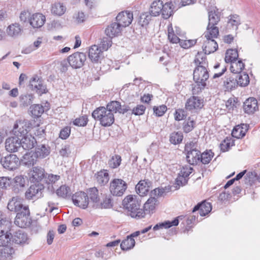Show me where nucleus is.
I'll return each instance as SVG.
<instances>
[{
  "instance_id": "obj_49",
  "label": "nucleus",
  "mask_w": 260,
  "mask_h": 260,
  "mask_svg": "<svg viewBox=\"0 0 260 260\" xmlns=\"http://www.w3.org/2000/svg\"><path fill=\"white\" fill-rule=\"evenodd\" d=\"M219 34L218 28L215 25L210 26V27L208 28L207 27V31L204 33V36L206 38L213 39L214 38H217Z\"/></svg>"
},
{
  "instance_id": "obj_6",
  "label": "nucleus",
  "mask_w": 260,
  "mask_h": 260,
  "mask_svg": "<svg viewBox=\"0 0 260 260\" xmlns=\"http://www.w3.org/2000/svg\"><path fill=\"white\" fill-rule=\"evenodd\" d=\"M126 188V183L121 179H114L110 182L109 189L113 196H122Z\"/></svg>"
},
{
  "instance_id": "obj_7",
  "label": "nucleus",
  "mask_w": 260,
  "mask_h": 260,
  "mask_svg": "<svg viewBox=\"0 0 260 260\" xmlns=\"http://www.w3.org/2000/svg\"><path fill=\"white\" fill-rule=\"evenodd\" d=\"M86 59L85 53L77 52L68 57V62L72 68L77 69L83 66Z\"/></svg>"
},
{
  "instance_id": "obj_32",
  "label": "nucleus",
  "mask_w": 260,
  "mask_h": 260,
  "mask_svg": "<svg viewBox=\"0 0 260 260\" xmlns=\"http://www.w3.org/2000/svg\"><path fill=\"white\" fill-rule=\"evenodd\" d=\"M149 184L150 182L141 180L136 186L137 193L141 197L146 195L149 191Z\"/></svg>"
},
{
  "instance_id": "obj_41",
  "label": "nucleus",
  "mask_w": 260,
  "mask_h": 260,
  "mask_svg": "<svg viewBox=\"0 0 260 260\" xmlns=\"http://www.w3.org/2000/svg\"><path fill=\"white\" fill-rule=\"evenodd\" d=\"M135 245V240L134 238L128 236L127 237L126 239L122 241L120 244V247L123 250H128L133 248Z\"/></svg>"
},
{
  "instance_id": "obj_36",
  "label": "nucleus",
  "mask_w": 260,
  "mask_h": 260,
  "mask_svg": "<svg viewBox=\"0 0 260 260\" xmlns=\"http://www.w3.org/2000/svg\"><path fill=\"white\" fill-rule=\"evenodd\" d=\"M93 207L99 209H109L113 207L112 199L110 196H106L101 203L93 205Z\"/></svg>"
},
{
  "instance_id": "obj_8",
  "label": "nucleus",
  "mask_w": 260,
  "mask_h": 260,
  "mask_svg": "<svg viewBox=\"0 0 260 260\" xmlns=\"http://www.w3.org/2000/svg\"><path fill=\"white\" fill-rule=\"evenodd\" d=\"M72 199L75 205L82 209H86L89 203L88 196L84 192L80 191L75 193Z\"/></svg>"
},
{
  "instance_id": "obj_18",
  "label": "nucleus",
  "mask_w": 260,
  "mask_h": 260,
  "mask_svg": "<svg viewBox=\"0 0 260 260\" xmlns=\"http://www.w3.org/2000/svg\"><path fill=\"white\" fill-rule=\"evenodd\" d=\"M26 177L22 175L16 176L11 181L13 191L16 193L22 191L25 187Z\"/></svg>"
},
{
  "instance_id": "obj_50",
  "label": "nucleus",
  "mask_w": 260,
  "mask_h": 260,
  "mask_svg": "<svg viewBox=\"0 0 260 260\" xmlns=\"http://www.w3.org/2000/svg\"><path fill=\"white\" fill-rule=\"evenodd\" d=\"M168 39L172 43H180L181 39H179L178 36L175 34L172 24L168 26Z\"/></svg>"
},
{
  "instance_id": "obj_46",
  "label": "nucleus",
  "mask_w": 260,
  "mask_h": 260,
  "mask_svg": "<svg viewBox=\"0 0 260 260\" xmlns=\"http://www.w3.org/2000/svg\"><path fill=\"white\" fill-rule=\"evenodd\" d=\"M173 6L172 2L166 3L163 5L161 11L162 16L164 19L169 18L173 13L172 7Z\"/></svg>"
},
{
  "instance_id": "obj_1",
  "label": "nucleus",
  "mask_w": 260,
  "mask_h": 260,
  "mask_svg": "<svg viewBox=\"0 0 260 260\" xmlns=\"http://www.w3.org/2000/svg\"><path fill=\"white\" fill-rule=\"evenodd\" d=\"M122 205L130 212L129 215L132 217L139 219L145 216L146 213L143 209L140 208L138 201L134 199L133 196L126 197L122 201Z\"/></svg>"
},
{
  "instance_id": "obj_28",
  "label": "nucleus",
  "mask_w": 260,
  "mask_h": 260,
  "mask_svg": "<svg viewBox=\"0 0 260 260\" xmlns=\"http://www.w3.org/2000/svg\"><path fill=\"white\" fill-rule=\"evenodd\" d=\"M204 41L203 48L205 54H209L214 52L218 48V44L216 42L212 39L206 38Z\"/></svg>"
},
{
  "instance_id": "obj_16",
  "label": "nucleus",
  "mask_w": 260,
  "mask_h": 260,
  "mask_svg": "<svg viewBox=\"0 0 260 260\" xmlns=\"http://www.w3.org/2000/svg\"><path fill=\"white\" fill-rule=\"evenodd\" d=\"M25 206L22 204V199L19 196L12 197L9 201L7 208L9 210L16 213L22 211Z\"/></svg>"
},
{
  "instance_id": "obj_47",
  "label": "nucleus",
  "mask_w": 260,
  "mask_h": 260,
  "mask_svg": "<svg viewBox=\"0 0 260 260\" xmlns=\"http://www.w3.org/2000/svg\"><path fill=\"white\" fill-rule=\"evenodd\" d=\"M205 53L198 52L194 59V62L197 66L208 67V61Z\"/></svg>"
},
{
  "instance_id": "obj_64",
  "label": "nucleus",
  "mask_w": 260,
  "mask_h": 260,
  "mask_svg": "<svg viewBox=\"0 0 260 260\" xmlns=\"http://www.w3.org/2000/svg\"><path fill=\"white\" fill-rule=\"evenodd\" d=\"M1 234L0 235V247L9 245L12 240L11 238L10 237L11 235L10 234Z\"/></svg>"
},
{
  "instance_id": "obj_58",
  "label": "nucleus",
  "mask_w": 260,
  "mask_h": 260,
  "mask_svg": "<svg viewBox=\"0 0 260 260\" xmlns=\"http://www.w3.org/2000/svg\"><path fill=\"white\" fill-rule=\"evenodd\" d=\"M1 249V253L2 256L5 258H10L12 254L14 253V249L13 248L10 247L9 245L6 246H3Z\"/></svg>"
},
{
  "instance_id": "obj_26",
  "label": "nucleus",
  "mask_w": 260,
  "mask_h": 260,
  "mask_svg": "<svg viewBox=\"0 0 260 260\" xmlns=\"http://www.w3.org/2000/svg\"><path fill=\"white\" fill-rule=\"evenodd\" d=\"M236 74L229 75L225 77L223 81V86L228 90H232L236 88L239 85L236 80Z\"/></svg>"
},
{
  "instance_id": "obj_9",
  "label": "nucleus",
  "mask_w": 260,
  "mask_h": 260,
  "mask_svg": "<svg viewBox=\"0 0 260 260\" xmlns=\"http://www.w3.org/2000/svg\"><path fill=\"white\" fill-rule=\"evenodd\" d=\"M193 168L189 166L182 167L177 178L176 179V184L180 186L185 185L188 181L187 177L192 173Z\"/></svg>"
},
{
  "instance_id": "obj_55",
  "label": "nucleus",
  "mask_w": 260,
  "mask_h": 260,
  "mask_svg": "<svg viewBox=\"0 0 260 260\" xmlns=\"http://www.w3.org/2000/svg\"><path fill=\"white\" fill-rule=\"evenodd\" d=\"M56 193L58 196L64 198L70 196L71 189L68 186L62 185L56 190Z\"/></svg>"
},
{
  "instance_id": "obj_14",
  "label": "nucleus",
  "mask_w": 260,
  "mask_h": 260,
  "mask_svg": "<svg viewBox=\"0 0 260 260\" xmlns=\"http://www.w3.org/2000/svg\"><path fill=\"white\" fill-rule=\"evenodd\" d=\"M20 138L16 136L8 138L5 141V148L7 151L16 152L21 147Z\"/></svg>"
},
{
  "instance_id": "obj_19",
  "label": "nucleus",
  "mask_w": 260,
  "mask_h": 260,
  "mask_svg": "<svg viewBox=\"0 0 260 260\" xmlns=\"http://www.w3.org/2000/svg\"><path fill=\"white\" fill-rule=\"evenodd\" d=\"M243 109L248 114H252L258 110L257 101L254 98H250L244 103Z\"/></svg>"
},
{
  "instance_id": "obj_4",
  "label": "nucleus",
  "mask_w": 260,
  "mask_h": 260,
  "mask_svg": "<svg viewBox=\"0 0 260 260\" xmlns=\"http://www.w3.org/2000/svg\"><path fill=\"white\" fill-rule=\"evenodd\" d=\"M14 223L21 228H25L31 223V218L28 206H25L23 209L17 213Z\"/></svg>"
},
{
  "instance_id": "obj_62",
  "label": "nucleus",
  "mask_w": 260,
  "mask_h": 260,
  "mask_svg": "<svg viewBox=\"0 0 260 260\" xmlns=\"http://www.w3.org/2000/svg\"><path fill=\"white\" fill-rule=\"evenodd\" d=\"M60 179V176L57 175L49 174L46 175L45 181L48 184H53Z\"/></svg>"
},
{
  "instance_id": "obj_25",
  "label": "nucleus",
  "mask_w": 260,
  "mask_h": 260,
  "mask_svg": "<svg viewBox=\"0 0 260 260\" xmlns=\"http://www.w3.org/2000/svg\"><path fill=\"white\" fill-rule=\"evenodd\" d=\"M45 20L44 15L40 13H36L30 17L29 23L34 28H39L44 25Z\"/></svg>"
},
{
  "instance_id": "obj_17",
  "label": "nucleus",
  "mask_w": 260,
  "mask_h": 260,
  "mask_svg": "<svg viewBox=\"0 0 260 260\" xmlns=\"http://www.w3.org/2000/svg\"><path fill=\"white\" fill-rule=\"evenodd\" d=\"M203 100L200 97L192 96L189 98L185 104L186 110L191 111L192 110L200 109L203 107Z\"/></svg>"
},
{
  "instance_id": "obj_35",
  "label": "nucleus",
  "mask_w": 260,
  "mask_h": 260,
  "mask_svg": "<svg viewBox=\"0 0 260 260\" xmlns=\"http://www.w3.org/2000/svg\"><path fill=\"white\" fill-rule=\"evenodd\" d=\"M230 71L233 74H237L242 72V71L244 69L245 64L242 61L237 60L233 61L231 62Z\"/></svg>"
},
{
  "instance_id": "obj_63",
  "label": "nucleus",
  "mask_w": 260,
  "mask_h": 260,
  "mask_svg": "<svg viewBox=\"0 0 260 260\" xmlns=\"http://www.w3.org/2000/svg\"><path fill=\"white\" fill-rule=\"evenodd\" d=\"M181 218V216H178L176 218H175L172 221H165L164 222L161 223V225H162V228L168 229L170 228L172 226H177L179 224V218Z\"/></svg>"
},
{
  "instance_id": "obj_53",
  "label": "nucleus",
  "mask_w": 260,
  "mask_h": 260,
  "mask_svg": "<svg viewBox=\"0 0 260 260\" xmlns=\"http://www.w3.org/2000/svg\"><path fill=\"white\" fill-rule=\"evenodd\" d=\"M34 96L32 94H22L20 96V105L23 107H27L33 101Z\"/></svg>"
},
{
  "instance_id": "obj_44",
  "label": "nucleus",
  "mask_w": 260,
  "mask_h": 260,
  "mask_svg": "<svg viewBox=\"0 0 260 260\" xmlns=\"http://www.w3.org/2000/svg\"><path fill=\"white\" fill-rule=\"evenodd\" d=\"M157 201V199L155 197H150L144 205V211L146 213H150L155 209V206L156 202Z\"/></svg>"
},
{
  "instance_id": "obj_61",
  "label": "nucleus",
  "mask_w": 260,
  "mask_h": 260,
  "mask_svg": "<svg viewBox=\"0 0 260 260\" xmlns=\"http://www.w3.org/2000/svg\"><path fill=\"white\" fill-rule=\"evenodd\" d=\"M153 113L157 117H161L167 111V107L165 105H161L159 106H154L153 108Z\"/></svg>"
},
{
  "instance_id": "obj_57",
  "label": "nucleus",
  "mask_w": 260,
  "mask_h": 260,
  "mask_svg": "<svg viewBox=\"0 0 260 260\" xmlns=\"http://www.w3.org/2000/svg\"><path fill=\"white\" fill-rule=\"evenodd\" d=\"M195 125L196 122L190 117H189L187 121L184 122L183 129L185 133H188L193 129Z\"/></svg>"
},
{
  "instance_id": "obj_30",
  "label": "nucleus",
  "mask_w": 260,
  "mask_h": 260,
  "mask_svg": "<svg viewBox=\"0 0 260 260\" xmlns=\"http://www.w3.org/2000/svg\"><path fill=\"white\" fill-rule=\"evenodd\" d=\"M247 131V126L246 124L238 125L234 128L232 132V135L237 139L242 138L245 136Z\"/></svg>"
},
{
  "instance_id": "obj_60",
  "label": "nucleus",
  "mask_w": 260,
  "mask_h": 260,
  "mask_svg": "<svg viewBox=\"0 0 260 260\" xmlns=\"http://www.w3.org/2000/svg\"><path fill=\"white\" fill-rule=\"evenodd\" d=\"M196 84L192 87V91L193 94H199L205 88L206 83L202 81L195 82Z\"/></svg>"
},
{
  "instance_id": "obj_15",
  "label": "nucleus",
  "mask_w": 260,
  "mask_h": 260,
  "mask_svg": "<svg viewBox=\"0 0 260 260\" xmlns=\"http://www.w3.org/2000/svg\"><path fill=\"white\" fill-rule=\"evenodd\" d=\"M207 67L197 66L193 71V80L195 82L206 81L209 78V73L207 69Z\"/></svg>"
},
{
  "instance_id": "obj_42",
  "label": "nucleus",
  "mask_w": 260,
  "mask_h": 260,
  "mask_svg": "<svg viewBox=\"0 0 260 260\" xmlns=\"http://www.w3.org/2000/svg\"><path fill=\"white\" fill-rule=\"evenodd\" d=\"M11 222L6 219H2L0 220V234H10L11 228Z\"/></svg>"
},
{
  "instance_id": "obj_40",
  "label": "nucleus",
  "mask_w": 260,
  "mask_h": 260,
  "mask_svg": "<svg viewBox=\"0 0 260 260\" xmlns=\"http://www.w3.org/2000/svg\"><path fill=\"white\" fill-rule=\"evenodd\" d=\"M239 54L237 49H228L225 53L224 60L226 63H231L233 61L238 60Z\"/></svg>"
},
{
  "instance_id": "obj_56",
  "label": "nucleus",
  "mask_w": 260,
  "mask_h": 260,
  "mask_svg": "<svg viewBox=\"0 0 260 260\" xmlns=\"http://www.w3.org/2000/svg\"><path fill=\"white\" fill-rule=\"evenodd\" d=\"M152 16L150 13L144 12L141 14L139 18V23L142 26H145L148 24Z\"/></svg>"
},
{
  "instance_id": "obj_54",
  "label": "nucleus",
  "mask_w": 260,
  "mask_h": 260,
  "mask_svg": "<svg viewBox=\"0 0 260 260\" xmlns=\"http://www.w3.org/2000/svg\"><path fill=\"white\" fill-rule=\"evenodd\" d=\"M121 162V156L115 154L111 157L108 161L109 166L112 169L117 168L120 166Z\"/></svg>"
},
{
  "instance_id": "obj_34",
  "label": "nucleus",
  "mask_w": 260,
  "mask_h": 260,
  "mask_svg": "<svg viewBox=\"0 0 260 260\" xmlns=\"http://www.w3.org/2000/svg\"><path fill=\"white\" fill-rule=\"evenodd\" d=\"M163 5L162 2L160 0L153 2L152 3L149 10V12L151 15L152 16H157L159 15V14L161 13Z\"/></svg>"
},
{
  "instance_id": "obj_21",
  "label": "nucleus",
  "mask_w": 260,
  "mask_h": 260,
  "mask_svg": "<svg viewBox=\"0 0 260 260\" xmlns=\"http://www.w3.org/2000/svg\"><path fill=\"white\" fill-rule=\"evenodd\" d=\"M121 27L117 22H113L107 27L105 32L108 37L112 39L120 34Z\"/></svg>"
},
{
  "instance_id": "obj_5",
  "label": "nucleus",
  "mask_w": 260,
  "mask_h": 260,
  "mask_svg": "<svg viewBox=\"0 0 260 260\" xmlns=\"http://www.w3.org/2000/svg\"><path fill=\"white\" fill-rule=\"evenodd\" d=\"M0 164L5 169L9 171H14L19 166L20 160L16 155L11 154L5 157H2Z\"/></svg>"
},
{
  "instance_id": "obj_39",
  "label": "nucleus",
  "mask_w": 260,
  "mask_h": 260,
  "mask_svg": "<svg viewBox=\"0 0 260 260\" xmlns=\"http://www.w3.org/2000/svg\"><path fill=\"white\" fill-rule=\"evenodd\" d=\"M21 29L18 23H14L10 25L7 29L8 35L12 37H15L20 35Z\"/></svg>"
},
{
  "instance_id": "obj_27",
  "label": "nucleus",
  "mask_w": 260,
  "mask_h": 260,
  "mask_svg": "<svg viewBox=\"0 0 260 260\" xmlns=\"http://www.w3.org/2000/svg\"><path fill=\"white\" fill-rule=\"evenodd\" d=\"M241 24L240 16L237 14L231 15L228 17V21L226 26L227 30L236 31L238 29L239 25Z\"/></svg>"
},
{
  "instance_id": "obj_13",
  "label": "nucleus",
  "mask_w": 260,
  "mask_h": 260,
  "mask_svg": "<svg viewBox=\"0 0 260 260\" xmlns=\"http://www.w3.org/2000/svg\"><path fill=\"white\" fill-rule=\"evenodd\" d=\"M116 19L122 27H125L132 23L133 19V13L129 11L121 12L117 16Z\"/></svg>"
},
{
  "instance_id": "obj_11",
  "label": "nucleus",
  "mask_w": 260,
  "mask_h": 260,
  "mask_svg": "<svg viewBox=\"0 0 260 260\" xmlns=\"http://www.w3.org/2000/svg\"><path fill=\"white\" fill-rule=\"evenodd\" d=\"M44 186L41 184L31 185L25 193V198L28 200L33 199L34 198H40L42 196Z\"/></svg>"
},
{
  "instance_id": "obj_52",
  "label": "nucleus",
  "mask_w": 260,
  "mask_h": 260,
  "mask_svg": "<svg viewBox=\"0 0 260 260\" xmlns=\"http://www.w3.org/2000/svg\"><path fill=\"white\" fill-rule=\"evenodd\" d=\"M213 156L214 153L211 150H207L202 154L201 153L200 160L203 164H208L210 162Z\"/></svg>"
},
{
  "instance_id": "obj_33",
  "label": "nucleus",
  "mask_w": 260,
  "mask_h": 260,
  "mask_svg": "<svg viewBox=\"0 0 260 260\" xmlns=\"http://www.w3.org/2000/svg\"><path fill=\"white\" fill-rule=\"evenodd\" d=\"M220 20V13L219 12L215 10L208 12V28L210 27V26H214L217 24Z\"/></svg>"
},
{
  "instance_id": "obj_38",
  "label": "nucleus",
  "mask_w": 260,
  "mask_h": 260,
  "mask_svg": "<svg viewBox=\"0 0 260 260\" xmlns=\"http://www.w3.org/2000/svg\"><path fill=\"white\" fill-rule=\"evenodd\" d=\"M96 180L101 185H104L107 184L109 180L108 173L106 171H100L95 175Z\"/></svg>"
},
{
  "instance_id": "obj_29",
  "label": "nucleus",
  "mask_w": 260,
  "mask_h": 260,
  "mask_svg": "<svg viewBox=\"0 0 260 260\" xmlns=\"http://www.w3.org/2000/svg\"><path fill=\"white\" fill-rule=\"evenodd\" d=\"M185 152L186 160L190 165H197L200 161L201 152L199 150L187 151Z\"/></svg>"
},
{
  "instance_id": "obj_48",
  "label": "nucleus",
  "mask_w": 260,
  "mask_h": 260,
  "mask_svg": "<svg viewBox=\"0 0 260 260\" xmlns=\"http://www.w3.org/2000/svg\"><path fill=\"white\" fill-rule=\"evenodd\" d=\"M183 136L181 132H174L170 134V142L174 145L179 144L181 143Z\"/></svg>"
},
{
  "instance_id": "obj_24",
  "label": "nucleus",
  "mask_w": 260,
  "mask_h": 260,
  "mask_svg": "<svg viewBox=\"0 0 260 260\" xmlns=\"http://www.w3.org/2000/svg\"><path fill=\"white\" fill-rule=\"evenodd\" d=\"M21 146L25 150L33 148L37 143L36 140L31 135H26L20 138Z\"/></svg>"
},
{
  "instance_id": "obj_22",
  "label": "nucleus",
  "mask_w": 260,
  "mask_h": 260,
  "mask_svg": "<svg viewBox=\"0 0 260 260\" xmlns=\"http://www.w3.org/2000/svg\"><path fill=\"white\" fill-rule=\"evenodd\" d=\"M12 241L17 244L28 243V238L26 233L22 230H18L13 235H11Z\"/></svg>"
},
{
  "instance_id": "obj_10",
  "label": "nucleus",
  "mask_w": 260,
  "mask_h": 260,
  "mask_svg": "<svg viewBox=\"0 0 260 260\" xmlns=\"http://www.w3.org/2000/svg\"><path fill=\"white\" fill-rule=\"evenodd\" d=\"M47 175L44 168L40 167H35L32 168L29 173V180L34 183H38L45 179Z\"/></svg>"
},
{
  "instance_id": "obj_51",
  "label": "nucleus",
  "mask_w": 260,
  "mask_h": 260,
  "mask_svg": "<svg viewBox=\"0 0 260 260\" xmlns=\"http://www.w3.org/2000/svg\"><path fill=\"white\" fill-rule=\"evenodd\" d=\"M65 11V7L60 3H55L52 6L51 12L55 15L61 16L64 13Z\"/></svg>"
},
{
  "instance_id": "obj_3",
  "label": "nucleus",
  "mask_w": 260,
  "mask_h": 260,
  "mask_svg": "<svg viewBox=\"0 0 260 260\" xmlns=\"http://www.w3.org/2000/svg\"><path fill=\"white\" fill-rule=\"evenodd\" d=\"M31 126V122L29 120L26 119L17 120L13 127V134L15 136L20 138L24 137L28 134V132Z\"/></svg>"
},
{
  "instance_id": "obj_2",
  "label": "nucleus",
  "mask_w": 260,
  "mask_h": 260,
  "mask_svg": "<svg viewBox=\"0 0 260 260\" xmlns=\"http://www.w3.org/2000/svg\"><path fill=\"white\" fill-rule=\"evenodd\" d=\"M92 116L105 127L111 126L115 121L114 116L105 107H100L94 110L92 113Z\"/></svg>"
},
{
  "instance_id": "obj_37",
  "label": "nucleus",
  "mask_w": 260,
  "mask_h": 260,
  "mask_svg": "<svg viewBox=\"0 0 260 260\" xmlns=\"http://www.w3.org/2000/svg\"><path fill=\"white\" fill-rule=\"evenodd\" d=\"M236 80L238 83V85L241 87L247 86L249 83V77L248 75L245 72L240 73L236 74Z\"/></svg>"
},
{
  "instance_id": "obj_43",
  "label": "nucleus",
  "mask_w": 260,
  "mask_h": 260,
  "mask_svg": "<svg viewBox=\"0 0 260 260\" xmlns=\"http://www.w3.org/2000/svg\"><path fill=\"white\" fill-rule=\"evenodd\" d=\"M30 111L34 117H39L44 112V107L40 104H35L30 106Z\"/></svg>"
},
{
  "instance_id": "obj_31",
  "label": "nucleus",
  "mask_w": 260,
  "mask_h": 260,
  "mask_svg": "<svg viewBox=\"0 0 260 260\" xmlns=\"http://www.w3.org/2000/svg\"><path fill=\"white\" fill-rule=\"evenodd\" d=\"M50 153V148L48 146L44 144L38 145L35 151V155L38 158H44L49 155Z\"/></svg>"
},
{
  "instance_id": "obj_20",
  "label": "nucleus",
  "mask_w": 260,
  "mask_h": 260,
  "mask_svg": "<svg viewBox=\"0 0 260 260\" xmlns=\"http://www.w3.org/2000/svg\"><path fill=\"white\" fill-rule=\"evenodd\" d=\"M103 51L98 46L93 45L89 49L88 56L92 62H98L102 58Z\"/></svg>"
},
{
  "instance_id": "obj_59",
  "label": "nucleus",
  "mask_w": 260,
  "mask_h": 260,
  "mask_svg": "<svg viewBox=\"0 0 260 260\" xmlns=\"http://www.w3.org/2000/svg\"><path fill=\"white\" fill-rule=\"evenodd\" d=\"M111 38L110 37H104L101 40L100 47L103 51H107L110 48L112 44Z\"/></svg>"
},
{
  "instance_id": "obj_12",
  "label": "nucleus",
  "mask_w": 260,
  "mask_h": 260,
  "mask_svg": "<svg viewBox=\"0 0 260 260\" xmlns=\"http://www.w3.org/2000/svg\"><path fill=\"white\" fill-rule=\"evenodd\" d=\"M106 109L108 111L112 112L113 115L114 113L118 112L121 114H124L127 111L131 110V108L128 106L123 105L122 106L120 102L113 101L109 103L106 106Z\"/></svg>"
},
{
  "instance_id": "obj_23",
  "label": "nucleus",
  "mask_w": 260,
  "mask_h": 260,
  "mask_svg": "<svg viewBox=\"0 0 260 260\" xmlns=\"http://www.w3.org/2000/svg\"><path fill=\"white\" fill-rule=\"evenodd\" d=\"M211 210V204L209 202L204 201L195 206L193 208L192 212H195L197 211H199L201 216H203L208 214Z\"/></svg>"
},
{
  "instance_id": "obj_45",
  "label": "nucleus",
  "mask_w": 260,
  "mask_h": 260,
  "mask_svg": "<svg viewBox=\"0 0 260 260\" xmlns=\"http://www.w3.org/2000/svg\"><path fill=\"white\" fill-rule=\"evenodd\" d=\"M88 198L93 203V205L99 203L100 198L99 197V191L96 188H90L88 190Z\"/></svg>"
}]
</instances>
